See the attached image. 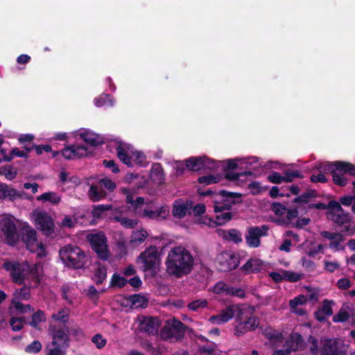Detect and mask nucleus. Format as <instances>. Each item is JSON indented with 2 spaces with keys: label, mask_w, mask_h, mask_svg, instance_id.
Wrapping results in <instances>:
<instances>
[{
  "label": "nucleus",
  "mask_w": 355,
  "mask_h": 355,
  "mask_svg": "<svg viewBox=\"0 0 355 355\" xmlns=\"http://www.w3.org/2000/svg\"><path fill=\"white\" fill-rule=\"evenodd\" d=\"M165 265L168 274L181 278L188 275L193 270L194 258L185 248L176 246L168 252Z\"/></svg>",
  "instance_id": "nucleus-1"
},
{
  "label": "nucleus",
  "mask_w": 355,
  "mask_h": 355,
  "mask_svg": "<svg viewBox=\"0 0 355 355\" xmlns=\"http://www.w3.org/2000/svg\"><path fill=\"white\" fill-rule=\"evenodd\" d=\"M59 256L63 263L68 268L80 269L85 264L86 254L78 246L68 244L59 250Z\"/></svg>",
  "instance_id": "nucleus-2"
},
{
  "label": "nucleus",
  "mask_w": 355,
  "mask_h": 355,
  "mask_svg": "<svg viewBox=\"0 0 355 355\" xmlns=\"http://www.w3.org/2000/svg\"><path fill=\"white\" fill-rule=\"evenodd\" d=\"M236 326L234 334L242 336L248 331L255 330L260 323L259 318L249 309H241L236 307Z\"/></svg>",
  "instance_id": "nucleus-3"
},
{
  "label": "nucleus",
  "mask_w": 355,
  "mask_h": 355,
  "mask_svg": "<svg viewBox=\"0 0 355 355\" xmlns=\"http://www.w3.org/2000/svg\"><path fill=\"white\" fill-rule=\"evenodd\" d=\"M311 198L312 194L309 192H306L292 200V204L290 205V225H292L298 228H302L309 223V219L306 218L298 219L295 223L291 221V218H295L298 214L304 213L306 211L307 207H310L308 204L311 201Z\"/></svg>",
  "instance_id": "nucleus-4"
},
{
  "label": "nucleus",
  "mask_w": 355,
  "mask_h": 355,
  "mask_svg": "<svg viewBox=\"0 0 355 355\" xmlns=\"http://www.w3.org/2000/svg\"><path fill=\"white\" fill-rule=\"evenodd\" d=\"M130 147L129 144L119 142L116 147L117 157L129 167L133 166L132 161L137 165L144 166L146 164L144 153L140 151H132Z\"/></svg>",
  "instance_id": "nucleus-5"
},
{
  "label": "nucleus",
  "mask_w": 355,
  "mask_h": 355,
  "mask_svg": "<svg viewBox=\"0 0 355 355\" xmlns=\"http://www.w3.org/2000/svg\"><path fill=\"white\" fill-rule=\"evenodd\" d=\"M87 240L92 249L96 253L98 258L103 261L108 259L110 252L107 248V239L104 233L89 234L87 236Z\"/></svg>",
  "instance_id": "nucleus-6"
},
{
  "label": "nucleus",
  "mask_w": 355,
  "mask_h": 355,
  "mask_svg": "<svg viewBox=\"0 0 355 355\" xmlns=\"http://www.w3.org/2000/svg\"><path fill=\"white\" fill-rule=\"evenodd\" d=\"M15 218L11 215L3 216L0 220V229L5 239V242L11 246L15 245L19 240Z\"/></svg>",
  "instance_id": "nucleus-7"
},
{
  "label": "nucleus",
  "mask_w": 355,
  "mask_h": 355,
  "mask_svg": "<svg viewBox=\"0 0 355 355\" xmlns=\"http://www.w3.org/2000/svg\"><path fill=\"white\" fill-rule=\"evenodd\" d=\"M159 255L155 246H150L141 252L137 258L136 263L144 272L155 271Z\"/></svg>",
  "instance_id": "nucleus-8"
},
{
  "label": "nucleus",
  "mask_w": 355,
  "mask_h": 355,
  "mask_svg": "<svg viewBox=\"0 0 355 355\" xmlns=\"http://www.w3.org/2000/svg\"><path fill=\"white\" fill-rule=\"evenodd\" d=\"M216 266L220 272H229L238 268L239 257L232 251H223L216 258Z\"/></svg>",
  "instance_id": "nucleus-9"
},
{
  "label": "nucleus",
  "mask_w": 355,
  "mask_h": 355,
  "mask_svg": "<svg viewBox=\"0 0 355 355\" xmlns=\"http://www.w3.org/2000/svg\"><path fill=\"white\" fill-rule=\"evenodd\" d=\"M269 227L267 225L250 226L246 230L245 242L248 247L257 248L261 245V237L268 234Z\"/></svg>",
  "instance_id": "nucleus-10"
},
{
  "label": "nucleus",
  "mask_w": 355,
  "mask_h": 355,
  "mask_svg": "<svg viewBox=\"0 0 355 355\" xmlns=\"http://www.w3.org/2000/svg\"><path fill=\"white\" fill-rule=\"evenodd\" d=\"M28 265H24L19 262L6 261L3 264V268L10 272V276L12 282L19 285L24 284L26 279L25 272L28 270Z\"/></svg>",
  "instance_id": "nucleus-11"
},
{
  "label": "nucleus",
  "mask_w": 355,
  "mask_h": 355,
  "mask_svg": "<svg viewBox=\"0 0 355 355\" xmlns=\"http://www.w3.org/2000/svg\"><path fill=\"white\" fill-rule=\"evenodd\" d=\"M327 218L338 225H345L350 220L349 214L345 213L339 202L330 201L328 205Z\"/></svg>",
  "instance_id": "nucleus-12"
},
{
  "label": "nucleus",
  "mask_w": 355,
  "mask_h": 355,
  "mask_svg": "<svg viewBox=\"0 0 355 355\" xmlns=\"http://www.w3.org/2000/svg\"><path fill=\"white\" fill-rule=\"evenodd\" d=\"M333 322L336 323L347 322L351 325L355 324V309L352 304L344 303L338 312L333 316Z\"/></svg>",
  "instance_id": "nucleus-13"
},
{
  "label": "nucleus",
  "mask_w": 355,
  "mask_h": 355,
  "mask_svg": "<svg viewBox=\"0 0 355 355\" xmlns=\"http://www.w3.org/2000/svg\"><path fill=\"white\" fill-rule=\"evenodd\" d=\"M69 328L67 327L64 330V328L58 326H53L51 328L52 336V345H59L64 348L69 347Z\"/></svg>",
  "instance_id": "nucleus-14"
},
{
  "label": "nucleus",
  "mask_w": 355,
  "mask_h": 355,
  "mask_svg": "<svg viewBox=\"0 0 355 355\" xmlns=\"http://www.w3.org/2000/svg\"><path fill=\"white\" fill-rule=\"evenodd\" d=\"M22 241L26 243V248L31 252H35L39 247H42L39 244L37 239V232L31 226H25L21 232Z\"/></svg>",
  "instance_id": "nucleus-15"
},
{
  "label": "nucleus",
  "mask_w": 355,
  "mask_h": 355,
  "mask_svg": "<svg viewBox=\"0 0 355 355\" xmlns=\"http://www.w3.org/2000/svg\"><path fill=\"white\" fill-rule=\"evenodd\" d=\"M36 224L38 228L44 232L46 235H51L54 232V223L53 220L47 213L39 212L35 218Z\"/></svg>",
  "instance_id": "nucleus-16"
},
{
  "label": "nucleus",
  "mask_w": 355,
  "mask_h": 355,
  "mask_svg": "<svg viewBox=\"0 0 355 355\" xmlns=\"http://www.w3.org/2000/svg\"><path fill=\"white\" fill-rule=\"evenodd\" d=\"M187 329V326L179 320L173 319L168 322V328L164 329L162 334H166L167 338L175 337L182 338L184 337Z\"/></svg>",
  "instance_id": "nucleus-17"
},
{
  "label": "nucleus",
  "mask_w": 355,
  "mask_h": 355,
  "mask_svg": "<svg viewBox=\"0 0 355 355\" xmlns=\"http://www.w3.org/2000/svg\"><path fill=\"white\" fill-rule=\"evenodd\" d=\"M265 268L264 262L258 258H250L244 265H243L239 270L248 275L250 274L258 273Z\"/></svg>",
  "instance_id": "nucleus-18"
},
{
  "label": "nucleus",
  "mask_w": 355,
  "mask_h": 355,
  "mask_svg": "<svg viewBox=\"0 0 355 355\" xmlns=\"http://www.w3.org/2000/svg\"><path fill=\"white\" fill-rule=\"evenodd\" d=\"M236 307L234 306H228L223 309L219 314L211 315L209 321L212 324H220L228 322L233 318L236 314Z\"/></svg>",
  "instance_id": "nucleus-19"
},
{
  "label": "nucleus",
  "mask_w": 355,
  "mask_h": 355,
  "mask_svg": "<svg viewBox=\"0 0 355 355\" xmlns=\"http://www.w3.org/2000/svg\"><path fill=\"white\" fill-rule=\"evenodd\" d=\"M271 210L279 216L276 220L278 225H288V210L285 205L279 202H273L271 205Z\"/></svg>",
  "instance_id": "nucleus-20"
},
{
  "label": "nucleus",
  "mask_w": 355,
  "mask_h": 355,
  "mask_svg": "<svg viewBox=\"0 0 355 355\" xmlns=\"http://www.w3.org/2000/svg\"><path fill=\"white\" fill-rule=\"evenodd\" d=\"M334 305L333 300H324L314 313L315 319L320 322L324 321L327 317L333 314L332 307Z\"/></svg>",
  "instance_id": "nucleus-21"
},
{
  "label": "nucleus",
  "mask_w": 355,
  "mask_h": 355,
  "mask_svg": "<svg viewBox=\"0 0 355 355\" xmlns=\"http://www.w3.org/2000/svg\"><path fill=\"white\" fill-rule=\"evenodd\" d=\"M159 320L157 318H146L139 324L141 331L147 333L149 335H155L158 332Z\"/></svg>",
  "instance_id": "nucleus-22"
},
{
  "label": "nucleus",
  "mask_w": 355,
  "mask_h": 355,
  "mask_svg": "<svg viewBox=\"0 0 355 355\" xmlns=\"http://www.w3.org/2000/svg\"><path fill=\"white\" fill-rule=\"evenodd\" d=\"M263 334L269 340L273 348L279 347L284 342V338L281 332L272 328L268 327L264 329Z\"/></svg>",
  "instance_id": "nucleus-23"
},
{
  "label": "nucleus",
  "mask_w": 355,
  "mask_h": 355,
  "mask_svg": "<svg viewBox=\"0 0 355 355\" xmlns=\"http://www.w3.org/2000/svg\"><path fill=\"white\" fill-rule=\"evenodd\" d=\"M24 191L18 192L17 189L10 188L5 183H0V199H8L14 201L16 199L22 198Z\"/></svg>",
  "instance_id": "nucleus-24"
},
{
  "label": "nucleus",
  "mask_w": 355,
  "mask_h": 355,
  "mask_svg": "<svg viewBox=\"0 0 355 355\" xmlns=\"http://www.w3.org/2000/svg\"><path fill=\"white\" fill-rule=\"evenodd\" d=\"M168 207L162 206L157 208L156 210L144 209L143 210L142 216L150 219H164L168 216Z\"/></svg>",
  "instance_id": "nucleus-25"
},
{
  "label": "nucleus",
  "mask_w": 355,
  "mask_h": 355,
  "mask_svg": "<svg viewBox=\"0 0 355 355\" xmlns=\"http://www.w3.org/2000/svg\"><path fill=\"white\" fill-rule=\"evenodd\" d=\"M217 232L224 240L232 241L236 244L241 243L243 241L242 234L236 229H230L227 232L223 230H218Z\"/></svg>",
  "instance_id": "nucleus-26"
},
{
  "label": "nucleus",
  "mask_w": 355,
  "mask_h": 355,
  "mask_svg": "<svg viewBox=\"0 0 355 355\" xmlns=\"http://www.w3.org/2000/svg\"><path fill=\"white\" fill-rule=\"evenodd\" d=\"M339 164H349L345 162H336L332 164L334 167L333 171V180L335 184L339 186H344L347 184V179L345 178L344 174L349 173V171L338 167Z\"/></svg>",
  "instance_id": "nucleus-27"
},
{
  "label": "nucleus",
  "mask_w": 355,
  "mask_h": 355,
  "mask_svg": "<svg viewBox=\"0 0 355 355\" xmlns=\"http://www.w3.org/2000/svg\"><path fill=\"white\" fill-rule=\"evenodd\" d=\"M190 207H191V202L186 204L182 199L176 200L173 205V215L178 218H183L187 215Z\"/></svg>",
  "instance_id": "nucleus-28"
},
{
  "label": "nucleus",
  "mask_w": 355,
  "mask_h": 355,
  "mask_svg": "<svg viewBox=\"0 0 355 355\" xmlns=\"http://www.w3.org/2000/svg\"><path fill=\"white\" fill-rule=\"evenodd\" d=\"M322 354L345 355L344 352L339 349L336 340L334 339H329L325 340L322 349Z\"/></svg>",
  "instance_id": "nucleus-29"
},
{
  "label": "nucleus",
  "mask_w": 355,
  "mask_h": 355,
  "mask_svg": "<svg viewBox=\"0 0 355 355\" xmlns=\"http://www.w3.org/2000/svg\"><path fill=\"white\" fill-rule=\"evenodd\" d=\"M28 278L31 279L33 285L31 286L37 288L42 282V277L40 275L39 266L37 264L28 266Z\"/></svg>",
  "instance_id": "nucleus-30"
},
{
  "label": "nucleus",
  "mask_w": 355,
  "mask_h": 355,
  "mask_svg": "<svg viewBox=\"0 0 355 355\" xmlns=\"http://www.w3.org/2000/svg\"><path fill=\"white\" fill-rule=\"evenodd\" d=\"M31 297V287L24 285L21 288L16 289L12 293L11 301L28 300Z\"/></svg>",
  "instance_id": "nucleus-31"
},
{
  "label": "nucleus",
  "mask_w": 355,
  "mask_h": 355,
  "mask_svg": "<svg viewBox=\"0 0 355 355\" xmlns=\"http://www.w3.org/2000/svg\"><path fill=\"white\" fill-rule=\"evenodd\" d=\"M128 301L131 304L132 308H146L148 306V299L139 294H135L129 296Z\"/></svg>",
  "instance_id": "nucleus-32"
},
{
  "label": "nucleus",
  "mask_w": 355,
  "mask_h": 355,
  "mask_svg": "<svg viewBox=\"0 0 355 355\" xmlns=\"http://www.w3.org/2000/svg\"><path fill=\"white\" fill-rule=\"evenodd\" d=\"M187 168L191 171L203 170V159L201 157H191L185 160Z\"/></svg>",
  "instance_id": "nucleus-33"
},
{
  "label": "nucleus",
  "mask_w": 355,
  "mask_h": 355,
  "mask_svg": "<svg viewBox=\"0 0 355 355\" xmlns=\"http://www.w3.org/2000/svg\"><path fill=\"white\" fill-rule=\"evenodd\" d=\"M37 200L42 202H49L52 205H56L61 201V197L55 192L48 191L38 196Z\"/></svg>",
  "instance_id": "nucleus-34"
},
{
  "label": "nucleus",
  "mask_w": 355,
  "mask_h": 355,
  "mask_svg": "<svg viewBox=\"0 0 355 355\" xmlns=\"http://www.w3.org/2000/svg\"><path fill=\"white\" fill-rule=\"evenodd\" d=\"M98 268L94 270L93 280L96 285L103 283L107 277V268L100 262H97Z\"/></svg>",
  "instance_id": "nucleus-35"
},
{
  "label": "nucleus",
  "mask_w": 355,
  "mask_h": 355,
  "mask_svg": "<svg viewBox=\"0 0 355 355\" xmlns=\"http://www.w3.org/2000/svg\"><path fill=\"white\" fill-rule=\"evenodd\" d=\"M233 218V214L229 211L216 213L215 219L210 220V223L216 226H222L230 221Z\"/></svg>",
  "instance_id": "nucleus-36"
},
{
  "label": "nucleus",
  "mask_w": 355,
  "mask_h": 355,
  "mask_svg": "<svg viewBox=\"0 0 355 355\" xmlns=\"http://www.w3.org/2000/svg\"><path fill=\"white\" fill-rule=\"evenodd\" d=\"M80 136L83 141L91 146H98L103 143L101 137L92 132H83Z\"/></svg>",
  "instance_id": "nucleus-37"
},
{
  "label": "nucleus",
  "mask_w": 355,
  "mask_h": 355,
  "mask_svg": "<svg viewBox=\"0 0 355 355\" xmlns=\"http://www.w3.org/2000/svg\"><path fill=\"white\" fill-rule=\"evenodd\" d=\"M88 195L91 200L97 202L104 198L106 193L103 189H98L96 185L92 184L89 187Z\"/></svg>",
  "instance_id": "nucleus-38"
},
{
  "label": "nucleus",
  "mask_w": 355,
  "mask_h": 355,
  "mask_svg": "<svg viewBox=\"0 0 355 355\" xmlns=\"http://www.w3.org/2000/svg\"><path fill=\"white\" fill-rule=\"evenodd\" d=\"M318 298V293L313 292L310 293L309 296L301 295L295 297L293 300H290V307L294 309L295 306L298 304H305L308 299L310 300H315Z\"/></svg>",
  "instance_id": "nucleus-39"
},
{
  "label": "nucleus",
  "mask_w": 355,
  "mask_h": 355,
  "mask_svg": "<svg viewBox=\"0 0 355 355\" xmlns=\"http://www.w3.org/2000/svg\"><path fill=\"white\" fill-rule=\"evenodd\" d=\"M148 236V232L144 230L132 232L130 236V243L135 245H141Z\"/></svg>",
  "instance_id": "nucleus-40"
},
{
  "label": "nucleus",
  "mask_w": 355,
  "mask_h": 355,
  "mask_svg": "<svg viewBox=\"0 0 355 355\" xmlns=\"http://www.w3.org/2000/svg\"><path fill=\"white\" fill-rule=\"evenodd\" d=\"M128 284V279L124 277L121 276L116 272H114L110 279V288H122Z\"/></svg>",
  "instance_id": "nucleus-41"
},
{
  "label": "nucleus",
  "mask_w": 355,
  "mask_h": 355,
  "mask_svg": "<svg viewBox=\"0 0 355 355\" xmlns=\"http://www.w3.org/2000/svg\"><path fill=\"white\" fill-rule=\"evenodd\" d=\"M17 170L11 164H7L0 167V175H4L8 180H12L16 178Z\"/></svg>",
  "instance_id": "nucleus-42"
},
{
  "label": "nucleus",
  "mask_w": 355,
  "mask_h": 355,
  "mask_svg": "<svg viewBox=\"0 0 355 355\" xmlns=\"http://www.w3.org/2000/svg\"><path fill=\"white\" fill-rule=\"evenodd\" d=\"M303 349L304 344L301 336L298 334L290 336V352Z\"/></svg>",
  "instance_id": "nucleus-43"
},
{
  "label": "nucleus",
  "mask_w": 355,
  "mask_h": 355,
  "mask_svg": "<svg viewBox=\"0 0 355 355\" xmlns=\"http://www.w3.org/2000/svg\"><path fill=\"white\" fill-rule=\"evenodd\" d=\"M70 309L64 307L59 310L56 313L52 315V318L54 320L60 321L65 324L69 319Z\"/></svg>",
  "instance_id": "nucleus-44"
},
{
  "label": "nucleus",
  "mask_w": 355,
  "mask_h": 355,
  "mask_svg": "<svg viewBox=\"0 0 355 355\" xmlns=\"http://www.w3.org/2000/svg\"><path fill=\"white\" fill-rule=\"evenodd\" d=\"M114 220L119 222L123 227L132 229L134 228L138 223L137 219H130L126 217L114 216Z\"/></svg>",
  "instance_id": "nucleus-45"
},
{
  "label": "nucleus",
  "mask_w": 355,
  "mask_h": 355,
  "mask_svg": "<svg viewBox=\"0 0 355 355\" xmlns=\"http://www.w3.org/2000/svg\"><path fill=\"white\" fill-rule=\"evenodd\" d=\"M269 182L275 184H280L283 181L288 182V171H284V176H282L277 172H273L268 176Z\"/></svg>",
  "instance_id": "nucleus-46"
},
{
  "label": "nucleus",
  "mask_w": 355,
  "mask_h": 355,
  "mask_svg": "<svg viewBox=\"0 0 355 355\" xmlns=\"http://www.w3.org/2000/svg\"><path fill=\"white\" fill-rule=\"evenodd\" d=\"M112 207L110 205H98L93 207L92 215L94 218H103V214L106 211L112 209Z\"/></svg>",
  "instance_id": "nucleus-47"
},
{
  "label": "nucleus",
  "mask_w": 355,
  "mask_h": 355,
  "mask_svg": "<svg viewBox=\"0 0 355 355\" xmlns=\"http://www.w3.org/2000/svg\"><path fill=\"white\" fill-rule=\"evenodd\" d=\"M10 304L19 313H26L33 311V308L30 304H24L19 301H11Z\"/></svg>",
  "instance_id": "nucleus-48"
},
{
  "label": "nucleus",
  "mask_w": 355,
  "mask_h": 355,
  "mask_svg": "<svg viewBox=\"0 0 355 355\" xmlns=\"http://www.w3.org/2000/svg\"><path fill=\"white\" fill-rule=\"evenodd\" d=\"M254 173L251 171H245L242 173H234L231 171H225V178L230 181H236L241 176L252 175Z\"/></svg>",
  "instance_id": "nucleus-49"
},
{
  "label": "nucleus",
  "mask_w": 355,
  "mask_h": 355,
  "mask_svg": "<svg viewBox=\"0 0 355 355\" xmlns=\"http://www.w3.org/2000/svg\"><path fill=\"white\" fill-rule=\"evenodd\" d=\"M70 146H73V159H80L87 156V148L85 146L82 145H71Z\"/></svg>",
  "instance_id": "nucleus-50"
},
{
  "label": "nucleus",
  "mask_w": 355,
  "mask_h": 355,
  "mask_svg": "<svg viewBox=\"0 0 355 355\" xmlns=\"http://www.w3.org/2000/svg\"><path fill=\"white\" fill-rule=\"evenodd\" d=\"M220 178L219 175H204L198 178V182L200 184L209 185L211 184L218 183L220 182Z\"/></svg>",
  "instance_id": "nucleus-51"
},
{
  "label": "nucleus",
  "mask_w": 355,
  "mask_h": 355,
  "mask_svg": "<svg viewBox=\"0 0 355 355\" xmlns=\"http://www.w3.org/2000/svg\"><path fill=\"white\" fill-rule=\"evenodd\" d=\"M208 302L205 299H199L191 302L188 304L187 307L189 310L197 311L199 309L205 308L207 306Z\"/></svg>",
  "instance_id": "nucleus-52"
},
{
  "label": "nucleus",
  "mask_w": 355,
  "mask_h": 355,
  "mask_svg": "<svg viewBox=\"0 0 355 355\" xmlns=\"http://www.w3.org/2000/svg\"><path fill=\"white\" fill-rule=\"evenodd\" d=\"M42 347V344L39 340H34L26 347L25 352L28 354H37L41 351Z\"/></svg>",
  "instance_id": "nucleus-53"
},
{
  "label": "nucleus",
  "mask_w": 355,
  "mask_h": 355,
  "mask_svg": "<svg viewBox=\"0 0 355 355\" xmlns=\"http://www.w3.org/2000/svg\"><path fill=\"white\" fill-rule=\"evenodd\" d=\"M304 177L303 171L295 166V164H290V182L297 178H302Z\"/></svg>",
  "instance_id": "nucleus-54"
},
{
  "label": "nucleus",
  "mask_w": 355,
  "mask_h": 355,
  "mask_svg": "<svg viewBox=\"0 0 355 355\" xmlns=\"http://www.w3.org/2000/svg\"><path fill=\"white\" fill-rule=\"evenodd\" d=\"M227 295L245 298L246 296V293L243 289L241 288H236L230 285Z\"/></svg>",
  "instance_id": "nucleus-55"
},
{
  "label": "nucleus",
  "mask_w": 355,
  "mask_h": 355,
  "mask_svg": "<svg viewBox=\"0 0 355 355\" xmlns=\"http://www.w3.org/2000/svg\"><path fill=\"white\" fill-rule=\"evenodd\" d=\"M269 277L275 282L279 283L283 280L288 279V271L284 270L283 274L281 275L277 272H271L269 273Z\"/></svg>",
  "instance_id": "nucleus-56"
},
{
  "label": "nucleus",
  "mask_w": 355,
  "mask_h": 355,
  "mask_svg": "<svg viewBox=\"0 0 355 355\" xmlns=\"http://www.w3.org/2000/svg\"><path fill=\"white\" fill-rule=\"evenodd\" d=\"M213 207L215 213H220L225 211H230L232 208V205L227 202H214Z\"/></svg>",
  "instance_id": "nucleus-57"
},
{
  "label": "nucleus",
  "mask_w": 355,
  "mask_h": 355,
  "mask_svg": "<svg viewBox=\"0 0 355 355\" xmlns=\"http://www.w3.org/2000/svg\"><path fill=\"white\" fill-rule=\"evenodd\" d=\"M203 170H214L218 167V163L206 156H202Z\"/></svg>",
  "instance_id": "nucleus-58"
},
{
  "label": "nucleus",
  "mask_w": 355,
  "mask_h": 355,
  "mask_svg": "<svg viewBox=\"0 0 355 355\" xmlns=\"http://www.w3.org/2000/svg\"><path fill=\"white\" fill-rule=\"evenodd\" d=\"M92 341L98 349H102L107 343V340L103 338L102 335L100 334L94 335L92 338Z\"/></svg>",
  "instance_id": "nucleus-59"
},
{
  "label": "nucleus",
  "mask_w": 355,
  "mask_h": 355,
  "mask_svg": "<svg viewBox=\"0 0 355 355\" xmlns=\"http://www.w3.org/2000/svg\"><path fill=\"white\" fill-rule=\"evenodd\" d=\"M229 286L230 284H227L223 282H219L216 284L214 291L217 294L225 293V295H227Z\"/></svg>",
  "instance_id": "nucleus-60"
},
{
  "label": "nucleus",
  "mask_w": 355,
  "mask_h": 355,
  "mask_svg": "<svg viewBox=\"0 0 355 355\" xmlns=\"http://www.w3.org/2000/svg\"><path fill=\"white\" fill-rule=\"evenodd\" d=\"M44 316V312L38 310L37 312L33 313L31 317V321L30 322L31 326L35 327L37 324L42 322V317Z\"/></svg>",
  "instance_id": "nucleus-61"
},
{
  "label": "nucleus",
  "mask_w": 355,
  "mask_h": 355,
  "mask_svg": "<svg viewBox=\"0 0 355 355\" xmlns=\"http://www.w3.org/2000/svg\"><path fill=\"white\" fill-rule=\"evenodd\" d=\"M24 321L22 318H12L10 320V324L13 331H17L23 328Z\"/></svg>",
  "instance_id": "nucleus-62"
},
{
  "label": "nucleus",
  "mask_w": 355,
  "mask_h": 355,
  "mask_svg": "<svg viewBox=\"0 0 355 355\" xmlns=\"http://www.w3.org/2000/svg\"><path fill=\"white\" fill-rule=\"evenodd\" d=\"M53 348L49 349L46 355H65L66 349L67 348H64L59 345H53Z\"/></svg>",
  "instance_id": "nucleus-63"
},
{
  "label": "nucleus",
  "mask_w": 355,
  "mask_h": 355,
  "mask_svg": "<svg viewBox=\"0 0 355 355\" xmlns=\"http://www.w3.org/2000/svg\"><path fill=\"white\" fill-rule=\"evenodd\" d=\"M216 345L213 343L211 345H202L199 347V352L207 355H214Z\"/></svg>",
  "instance_id": "nucleus-64"
}]
</instances>
